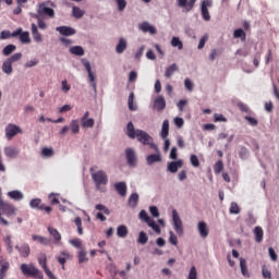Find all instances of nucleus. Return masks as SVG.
Instances as JSON below:
<instances>
[{
    "instance_id": "9",
    "label": "nucleus",
    "mask_w": 279,
    "mask_h": 279,
    "mask_svg": "<svg viewBox=\"0 0 279 279\" xmlns=\"http://www.w3.org/2000/svg\"><path fill=\"white\" fill-rule=\"evenodd\" d=\"M197 0H177V5L183 9V12H191L195 8Z\"/></svg>"
},
{
    "instance_id": "10",
    "label": "nucleus",
    "mask_w": 279,
    "mask_h": 279,
    "mask_svg": "<svg viewBox=\"0 0 279 279\" xmlns=\"http://www.w3.org/2000/svg\"><path fill=\"white\" fill-rule=\"evenodd\" d=\"M83 64H84L86 71H87V74H88V77H89V83L92 84L95 93H97V81H95L96 77H95V74L93 73V69L90 68V62L84 61Z\"/></svg>"
},
{
    "instance_id": "46",
    "label": "nucleus",
    "mask_w": 279,
    "mask_h": 279,
    "mask_svg": "<svg viewBox=\"0 0 279 279\" xmlns=\"http://www.w3.org/2000/svg\"><path fill=\"white\" fill-rule=\"evenodd\" d=\"M230 215H239L241 213V207H239V204L231 203L229 208Z\"/></svg>"
},
{
    "instance_id": "37",
    "label": "nucleus",
    "mask_w": 279,
    "mask_h": 279,
    "mask_svg": "<svg viewBox=\"0 0 279 279\" xmlns=\"http://www.w3.org/2000/svg\"><path fill=\"white\" fill-rule=\"evenodd\" d=\"M70 130L72 134H80V121L72 120L70 123Z\"/></svg>"
},
{
    "instance_id": "15",
    "label": "nucleus",
    "mask_w": 279,
    "mask_h": 279,
    "mask_svg": "<svg viewBox=\"0 0 279 279\" xmlns=\"http://www.w3.org/2000/svg\"><path fill=\"white\" fill-rule=\"evenodd\" d=\"M15 250H17L22 258H27V256H29L32 252V250L29 248V244H22L21 246L16 245Z\"/></svg>"
},
{
    "instance_id": "40",
    "label": "nucleus",
    "mask_w": 279,
    "mask_h": 279,
    "mask_svg": "<svg viewBox=\"0 0 279 279\" xmlns=\"http://www.w3.org/2000/svg\"><path fill=\"white\" fill-rule=\"evenodd\" d=\"M3 242L7 245V250H8L9 254H12V250L14 247L12 245V235H10V234L5 235Z\"/></svg>"
},
{
    "instance_id": "55",
    "label": "nucleus",
    "mask_w": 279,
    "mask_h": 279,
    "mask_svg": "<svg viewBox=\"0 0 279 279\" xmlns=\"http://www.w3.org/2000/svg\"><path fill=\"white\" fill-rule=\"evenodd\" d=\"M187 104H189V100H186V99H181V100H179V102L177 104V108L179 109V111L184 112V108H186Z\"/></svg>"
},
{
    "instance_id": "59",
    "label": "nucleus",
    "mask_w": 279,
    "mask_h": 279,
    "mask_svg": "<svg viewBox=\"0 0 279 279\" xmlns=\"http://www.w3.org/2000/svg\"><path fill=\"white\" fill-rule=\"evenodd\" d=\"M38 263L43 267V269H47V255H41L38 257Z\"/></svg>"
},
{
    "instance_id": "47",
    "label": "nucleus",
    "mask_w": 279,
    "mask_h": 279,
    "mask_svg": "<svg viewBox=\"0 0 279 279\" xmlns=\"http://www.w3.org/2000/svg\"><path fill=\"white\" fill-rule=\"evenodd\" d=\"M233 38H241V40H245L246 38L245 31L241 28L235 29L233 33Z\"/></svg>"
},
{
    "instance_id": "3",
    "label": "nucleus",
    "mask_w": 279,
    "mask_h": 279,
    "mask_svg": "<svg viewBox=\"0 0 279 279\" xmlns=\"http://www.w3.org/2000/svg\"><path fill=\"white\" fill-rule=\"evenodd\" d=\"M51 5L53 8V3L51 1H44L37 4V12L41 16H46L47 19H54L56 11L49 8Z\"/></svg>"
},
{
    "instance_id": "20",
    "label": "nucleus",
    "mask_w": 279,
    "mask_h": 279,
    "mask_svg": "<svg viewBox=\"0 0 279 279\" xmlns=\"http://www.w3.org/2000/svg\"><path fill=\"white\" fill-rule=\"evenodd\" d=\"M31 27H32V36L35 43H43V35L40 34V32H38V26L35 23H33Z\"/></svg>"
},
{
    "instance_id": "25",
    "label": "nucleus",
    "mask_w": 279,
    "mask_h": 279,
    "mask_svg": "<svg viewBox=\"0 0 279 279\" xmlns=\"http://www.w3.org/2000/svg\"><path fill=\"white\" fill-rule=\"evenodd\" d=\"M125 49H128V40H125V38H120L116 47V51L117 53H123Z\"/></svg>"
},
{
    "instance_id": "41",
    "label": "nucleus",
    "mask_w": 279,
    "mask_h": 279,
    "mask_svg": "<svg viewBox=\"0 0 279 279\" xmlns=\"http://www.w3.org/2000/svg\"><path fill=\"white\" fill-rule=\"evenodd\" d=\"M147 241H149V236H147L145 231H141L138 234L137 243H140V245H145Z\"/></svg>"
},
{
    "instance_id": "31",
    "label": "nucleus",
    "mask_w": 279,
    "mask_h": 279,
    "mask_svg": "<svg viewBox=\"0 0 279 279\" xmlns=\"http://www.w3.org/2000/svg\"><path fill=\"white\" fill-rule=\"evenodd\" d=\"M8 197H10L11 199H14L15 202H21V199H23V194L21 193V191H11L8 193Z\"/></svg>"
},
{
    "instance_id": "44",
    "label": "nucleus",
    "mask_w": 279,
    "mask_h": 279,
    "mask_svg": "<svg viewBox=\"0 0 279 279\" xmlns=\"http://www.w3.org/2000/svg\"><path fill=\"white\" fill-rule=\"evenodd\" d=\"M16 51V46L10 44L3 48L2 53L3 56H10V53H14Z\"/></svg>"
},
{
    "instance_id": "8",
    "label": "nucleus",
    "mask_w": 279,
    "mask_h": 279,
    "mask_svg": "<svg viewBox=\"0 0 279 279\" xmlns=\"http://www.w3.org/2000/svg\"><path fill=\"white\" fill-rule=\"evenodd\" d=\"M20 269H21L23 276H27L31 278L38 276V268H36L32 264H22L20 266Z\"/></svg>"
},
{
    "instance_id": "6",
    "label": "nucleus",
    "mask_w": 279,
    "mask_h": 279,
    "mask_svg": "<svg viewBox=\"0 0 279 279\" xmlns=\"http://www.w3.org/2000/svg\"><path fill=\"white\" fill-rule=\"evenodd\" d=\"M172 221H173V228L177 234H179L180 236L181 234H184V227L182 226V219H180V215L175 209L172 210Z\"/></svg>"
},
{
    "instance_id": "57",
    "label": "nucleus",
    "mask_w": 279,
    "mask_h": 279,
    "mask_svg": "<svg viewBox=\"0 0 279 279\" xmlns=\"http://www.w3.org/2000/svg\"><path fill=\"white\" fill-rule=\"evenodd\" d=\"M116 3H118V10L120 12H123V10H125V8L128 7V1L125 0H114Z\"/></svg>"
},
{
    "instance_id": "18",
    "label": "nucleus",
    "mask_w": 279,
    "mask_h": 279,
    "mask_svg": "<svg viewBox=\"0 0 279 279\" xmlns=\"http://www.w3.org/2000/svg\"><path fill=\"white\" fill-rule=\"evenodd\" d=\"M9 269H10V262L0 259V279H5V276H8Z\"/></svg>"
},
{
    "instance_id": "51",
    "label": "nucleus",
    "mask_w": 279,
    "mask_h": 279,
    "mask_svg": "<svg viewBox=\"0 0 279 279\" xmlns=\"http://www.w3.org/2000/svg\"><path fill=\"white\" fill-rule=\"evenodd\" d=\"M78 263L82 264V263H88V257L86 256V251L84 250H81L78 252Z\"/></svg>"
},
{
    "instance_id": "21",
    "label": "nucleus",
    "mask_w": 279,
    "mask_h": 279,
    "mask_svg": "<svg viewBox=\"0 0 279 279\" xmlns=\"http://www.w3.org/2000/svg\"><path fill=\"white\" fill-rule=\"evenodd\" d=\"M4 156H7V158H16L19 156V150L14 146H8L4 148Z\"/></svg>"
},
{
    "instance_id": "16",
    "label": "nucleus",
    "mask_w": 279,
    "mask_h": 279,
    "mask_svg": "<svg viewBox=\"0 0 279 279\" xmlns=\"http://www.w3.org/2000/svg\"><path fill=\"white\" fill-rule=\"evenodd\" d=\"M72 256L71 253H69V251H62L61 255L57 257V260L60 265H62V269L64 268V265H66V260H71Z\"/></svg>"
},
{
    "instance_id": "35",
    "label": "nucleus",
    "mask_w": 279,
    "mask_h": 279,
    "mask_svg": "<svg viewBox=\"0 0 279 279\" xmlns=\"http://www.w3.org/2000/svg\"><path fill=\"white\" fill-rule=\"evenodd\" d=\"M33 241H37V243H40L41 245H49V239L43 236V235H32Z\"/></svg>"
},
{
    "instance_id": "24",
    "label": "nucleus",
    "mask_w": 279,
    "mask_h": 279,
    "mask_svg": "<svg viewBox=\"0 0 279 279\" xmlns=\"http://www.w3.org/2000/svg\"><path fill=\"white\" fill-rule=\"evenodd\" d=\"M255 241L256 243H263V236H265V232L262 227L254 228Z\"/></svg>"
},
{
    "instance_id": "62",
    "label": "nucleus",
    "mask_w": 279,
    "mask_h": 279,
    "mask_svg": "<svg viewBox=\"0 0 279 279\" xmlns=\"http://www.w3.org/2000/svg\"><path fill=\"white\" fill-rule=\"evenodd\" d=\"M245 121H247L253 128H256L258 125V120L256 118H252L250 116L244 117Z\"/></svg>"
},
{
    "instance_id": "54",
    "label": "nucleus",
    "mask_w": 279,
    "mask_h": 279,
    "mask_svg": "<svg viewBox=\"0 0 279 279\" xmlns=\"http://www.w3.org/2000/svg\"><path fill=\"white\" fill-rule=\"evenodd\" d=\"M70 245H72L73 247H76L77 250H80V247H82V240L80 238H75L69 241Z\"/></svg>"
},
{
    "instance_id": "22",
    "label": "nucleus",
    "mask_w": 279,
    "mask_h": 279,
    "mask_svg": "<svg viewBox=\"0 0 279 279\" xmlns=\"http://www.w3.org/2000/svg\"><path fill=\"white\" fill-rule=\"evenodd\" d=\"M140 29L145 34H156V27L151 26L148 22L142 23Z\"/></svg>"
},
{
    "instance_id": "12",
    "label": "nucleus",
    "mask_w": 279,
    "mask_h": 279,
    "mask_svg": "<svg viewBox=\"0 0 279 279\" xmlns=\"http://www.w3.org/2000/svg\"><path fill=\"white\" fill-rule=\"evenodd\" d=\"M197 231L201 239H208V234H210V229L208 228V225L205 221H199L197 223Z\"/></svg>"
},
{
    "instance_id": "27",
    "label": "nucleus",
    "mask_w": 279,
    "mask_h": 279,
    "mask_svg": "<svg viewBox=\"0 0 279 279\" xmlns=\"http://www.w3.org/2000/svg\"><path fill=\"white\" fill-rule=\"evenodd\" d=\"M240 269L244 278H250V271L247 270V262L244 258H240Z\"/></svg>"
},
{
    "instance_id": "26",
    "label": "nucleus",
    "mask_w": 279,
    "mask_h": 279,
    "mask_svg": "<svg viewBox=\"0 0 279 279\" xmlns=\"http://www.w3.org/2000/svg\"><path fill=\"white\" fill-rule=\"evenodd\" d=\"M138 193H132L128 201L129 206H131V208H136V206H138Z\"/></svg>"
},
{
    "instance_id": "48",
    "label": "nucleus",
    "mask_w": 279,
    "mask_h": 279,
    "mask_svg": "<svg viewBox=\"0 0 279 279\" xmlns=\"http://www.w3.org/2000/svg\"><path fill=\"white\" fill-rule=\"evenodd\" d=\"M83 128H95V119L89 118L81 121Z\"/></svg>"
},
{
    "instance_id": "7",
    "label": "nucleus",
    "mask_w": 279,
    "mask_h": 279,
    "mask_svg": "<svg viewBox=\"0 0 279 279\" xmlns=\"http://www.w3.org/2000/svg\"><path fill=\"white\" fill-rule=\"evenodd\" d=\"M29 206H31V208H37V210H45V213H47V215L51 214V210H53V208H51V206H47V205L43 204V199H40V198H33L29 202Z\"/></svg>"
},
{
    "instance_id": "33",
    "label": "nucleus",
    "mask_w": 279,
    "mask_h": 279,
    "mask_svg": "<svg viewBox=\"0 0 279 279\" xmlns=\"http://www.w3.org/2000/svg\"><path fill=\"white\" fill-rule=\"evenodd\" d=\"M160 136L161 138L169 136V120H163Z\"/></svg>"
},
{
    "instance_id": "39",
    "label": "nucleus",
    "mask_w": 279,
    "mask_h": 279,
    "mask_svg": "<svg viewBox=\"0 0 279 279\" xmlns=\"http://www.w3.org/2000/svg\"><path fill=\"white\" fill-rule=\"evenodd\" d=\"M70 53L73 56H84V48L82 46H73L70 48Z\"/></svg>"
},
{
    "instance_id": "63",
    "label": "nucleus",
    "mask_w": 279,
    "mask_h": 279,
    "mask_svg": "<svg viewBox=\"0 0 279 279\" xmlns=\"http://www.w3.org/2000/svg\"><path fill=\"white\" fill-rule=\"evenodd\" d=\"M48 199L52 206L60 204V199L56 197V194H49Z\"/></svg>"
},
{
    "instance_id": "56",
    "label": "nucleus",
    "mask_w": 279,
    "mask_h": 279,
    "mask_svg": "<svg viewBox=\"0 0 279 279\" xmlns=\"http://www.w3.org/2000/svg\"><path fill=\"white\" fill-rule=\"evenodd\" d=\"M21 58H23V53L21 52H17V53H14L13 56H11L10 58H8V60L14 64V62H19V60H21Z\"/></svg>"
},
{
    "instance_id": "61",
    "label": "nucleus",
    "mask_w": 279,
    "mask_h": 279,
    "mask_svg": "<svg viewBox=\"0 0 279 279\" xmlns=\"http://www.w3.org/2000/svg\"><path fill=\"white\" fill-rule=\"evenodd\" d=\"M187 279H197V268L195 266L191 267Z\"/></svg>"
},
{
    "instance_id": "64",
    "label": "nucleus",
    "mask_w": 279,
    "mask_h": 279,
    "mask_svg": "<svg viewBox=\"0 0 279 279\" xmlns=\"http://www.w3.org/2000/svg\"><path fill=\"white\" fill-rule=\"evenodd\" d=\"M206 43H208V35H204L201 39H199V43H198V49H202L203 47L206 46Z\"/></svg>"
},
{
    "instance_id": "29",
    "label": "nucleus",
    "mask_w": 279,
    "mask_h": 279,
    "mask_svg": "<svg viewBox=\"0 0 279 279\" xmlns=\"http://www.w3.org/2000/svg\"><path fill=\"white\" fill-rule=\"evenodd\" d=\"M162 161V157L160 155H148L146 158V162L147 165H154V162H161Z\"/></svg>"
},
{
    "instance_id": "38",
    "label": "nucleus",
    "mask_w": 279,
    "mask_h": 279,
    "mask_svg": "<svg viewBox=\"0 0 279 279\" xmlns=\"http://www.w3.org/2000/svg\"><path fill=\"white\" fill-rule=\"evenodd\" d=\"M2 71L7 73V75H10L13 71L12 63L8 59L2 63Z\"/></svg>"
},
{
    "instance_id": "58",
    "label": "nucleus",
    "mask_w": 279,
    "mask_h": 279,
    "mask_svg": "<svg viewBox=\"0 0 279 279\" xmlns=\"http://www.w3.org/2000/svg\"><path fill=\"white\" fill-rule=\"evenodd\" d=\"M190 162L192 167H195V168L199 167V158H197V155H191Z\"/></svg>"
},
{
    "instance_id": "52",
    "label": "nucleus",
    "mask_w": 279,
    "mask_h": 279,
    "mask_svg": "<svg viewBox=\"0 0 279 279\" xmlns=\"http://www.w3.org/2000/svg\"><path fill=\"white\" fill-rule=\"evenodd\" d=\"M129 110L132 112L136 111V106H134V93L129 95Z\"/></svg>"
},
{
    "instance_id": "17",
    "label": "nucleus",
    "mask_w": 279,
    "mask_h": 279,
    "mask_svg": "<svg viewBox=\"0 0 279 279\" xmlns=\"http://www.w3.org/2000/svg\"><path fill=\"white\" fill-rule=\"evenodd\" d=\"M114 189H116L117 193H119V195H121V197H125V195H128V185L125 184V182L116 183Z\"/></svg>"
},
{
    "instance_id": "43",
    "label": "nucleus",
    "mask_w": 279,
    "mask_h": 279,
    "mask_svg": "<svg viewBox=\"0 0 279 279\" xmlns=\"http://www.w3.org/2000/svg\"><path fill=\"white\" fill-rule=\"evenodd\" d=\"M148 228H151V230H154V232H156V234H161V230H160V226H158L157 223H156V221L154 220V218H153V220H150L149 222H148Z\"/></svg>"
},
{
    "instance_id": "28",
    "label": "nucleus",
    "mask_w": 279,
    "mask_h": 279,
    "mask_svg": "<svg viewBox=\"0 0 279 279\" xmlns=\"http://www.w3.org/2000/svg\"><path fill=\"white\" fill-rule=\"evenodd\" d=\"M48 232L50 236L54 239V241H62V235L60 234V231L53 227H48Z\"/></svg>"
},
{
    "instance_id": "23",
    "label": "nucleus",
    "mask_w": 279,
    "mask_h": 279,
    "mask_svg": "<svg viewBox=\"0 0 279 279\" xmlns=\"http://www.w3.org/2000/svg\"><path fill=\"white\" fill-rule=\"evenodd\" d=\"M182 165V160L171 161L168 165V170L170 171V173H178V169H181Z\"/></svg>"
},
{
    "instance_id": "32",
    "label": "nucleus",
    "mask_w": 279,
    "mask_h": 279,
    "mask_svg": "<svg viewBox=\"0 0 279 279\" xmlns=\"http://www.w3.org/2000/svg\"><path fill=\"white\" fill-rule=\"evenodd\" d=\"M128 227L124 225L117 228V235L119 236V239H125V236H128Z\"/></svg>"
},
{
    "instance_id": "11",
    "label": "nucleus",
    "mask_w": 279,
    "mask_h": 279,
    "mask_svg": "<svg viewBox=\"0 0 279 279\" xmlns=\"http://www.w3.org/2000/svg\"><path fill=\"white\" fill-rule=\"evenodd\" d=\"M96 210H100L98 214H96V219H98L99 221H106V216L110 215V209H108V207H106V205H101V204H97L95 206Z\"/></svg>"
},
{
    "instance_id": "30",
    "label": "nucleus",
    "mask_w": 279,
    "mask_h": 279,
    "mask_svg": "<svg viewBox=\"0 0 279 279\" xmlns=\"http://www.w3.org/2000/svg\"><path fill=\"white\" fill-rule=\"evenodd\" d=\"M175 71H180L178 64L173 63L170 66L166 68L165 77H171Z\"/></svg>"
},
{
    "instance_id": "49",
    "label": "nucleus",
    "mask_w": 279,
    "mask_h": 279,
    "mask_svg": "<svg viewBox=\"0 0 279 279\" xmlns=\"http://www.w3.org/2000/svg\"><path fill=\"white\" fill-rule=\"evenodd\" d=\"M140 219H142L143 221H145V223H149L154 218L149 217L147 215V211H145V209L140 211Z\"/></svg>"
},
{
    "instance_id": "2",
    "label": "nucleus",
    "mask_w": 279,
    "mask_h": 279,
    "mask_svg": "<svg viewBox=\"0 0 279 279\" xmlns=\"http://www.w3.org/2000/svg\"><path fill=\"white\" fill-rule=\"evenodd\" d=\"M16 213H19V209L12 203L3 201V197L0 196V226H10V222L3 217L14 219Z\"/></svg>"
},
{
    "instance_id": "50",
    "label": "nucleus",
    "mask_w": 279,
    "mask_h": 279,
    "mask_svg": "<svg viewBox=\"0 0 279 279\" xmlns=\"http://www.w3.org/2000/svg\"><path fill=\"white\" fill-rule=\"evenodd\" d=\"M221 53H223L222 50H217V49H213L211 53L209 54V60L211 62H214V60H216L217 58H219V56H221Z\"/></svg>"
},
{
    "instance_id": "53",
    "label": "nucleus",
    "mask_w": 279,
    "mask_h": 279,
    "mask_svg": "<svg viewBox=\"0 0 279 279\" xmlns=\"http://www.w3.org/2000/svg\"><path fill=\"white\" fill-rule=\"evenodd\" d=\"M215 173H221L223 171V161L218 160L214 166Z\"/></svg>"
},
{
    "instance_id": "34",
    "label": "nucleus",
    "mask_w": 279,
    "mask_h": 279,
    "mask_svg": "<svg viewBox=\"0 0 279 279\" xmlns=\"http://www.w3.org/2000/svg\"><path fill=\"white\" fill-rule=\"evenodd\" d=\"M20 41L23 45H29L32 43V39L29 38V32H23L20 34Z\"/></svg>"
},
{
    "instance_id": "14",
    "label": "nucleus",
    "mask_w": 279,
    "mask_h": 279,
    "mask_svg": "<svg viewBox=\"0 0 279 279\" xmlns=\"http://www.w3.org/2000/svg\"><path fill=\"white\" fill-rule=\"evenodd\" d=\"M61 36H75V28H71L70 26H59L56 28Z\"/></svg>"
},
{
    "instance_id": "5",
    "label": "nucleus",
    "mask_w": 279,
    "mask_h": 279,
    "mask_svg": "<svg viewBox=\"0 0 279 279\" xmlns=\"http://www.w3.org/2000/svg\"><path fill=\"white\" fill-rule=\"evenodd\" d=\"M5 136L8 138V141H12L14 136H16V134H23V130H21V128L16 124H12V123H9L7 126H5Z\"/></svg>"
},
{
    "instance_id": "42",
    "label": "nucleus",
    "mask_w": 279,
    "mask_h": 279,
    "mask_svg": "<svg viewBox=\"0 0 279 279\" xmlns=\"http://www.w3.org/2000/svg\"><path fill=\"white\" fill-rule=\"evenodd\" d=\"M171 46L177 47L179 50L184 49V45L182 44V40H180V37H172Z\"/></svg>"
},
{
    "instance_id": "60",
    "label": "nucleus",
    "mask_w": 279,
    "mask_h": 279,
    "mask_svg": "<svg viewBox=\"0 0 279 279\" xmlns=\"http://www.w3.org/2000/svg\"><path fill=\"white\" fill-rule=\"evenodd\" d=\"M201 13L204 19V21H210V13L208 12V9L206 7L201 8Z\"/></svg>"
},
{
    "instance_id": "36",
    "label": "nucleus",
    "mask_w": 279,
    "mask_h": 279,
    "mask_svg": "<svg viewBox=\"0 0 279 279\" xmlns=\"http://www.w3.org/2000/svg\"><path fill=\"white\" fill-rule=\"evenodd\" d=\"M84 14H86V12L84 10L80 9L78 7L72 8V15L74 16V19H82V16H84Z\"/></svg>"
},
{
    "instance_id": "45",
    "label": "nucleus",
    "mask_w": 279,
    "mask_h": 279,
    "mask_svg": "<svg viewBox=\"0 0 279 279\" xmlns=\"http://www.w3.org/2000/svg\"><path fill=\"white\" fill-rule=\"evenodd\" d=\"M53 154H56V151L53 150V148H43L41 150V156L44 158H51L53 156Z\"/></svg>"
},
{
    "instance_id": "19",
    "label": "nucleus",
    "mask_w": 279,
    "mask_h": 279,
    "mask_svg": "<svg viewBox=\"0 0 279 279\" xmlns=\"http://www.w3.org/2000/svg\"><path fill=\"white\" fill-rule=\"evenodd\" d=\"M154 106H155L156 110H159V111L165 110V108H167V101L165 100V97L158 96L155 99Z\"/></svg>"
},
{
    "instance_id": "1",
    "label": "nucleus",
    "mask_w": 279,
    "mask_h": 279,
    "mask_svg": "<svg viewBox=\"0 0 279 279\" xmlns=\"http://www.w3.org/2000/svg\"><path fill=\"white\" fill-rule=\"evenodd\" d=\"M125 134L129 138H137L138 143H142V145H149L150 149L158 150V146L154 144V137L143 130L134 129V123H128Z\"/></svg>"
},
{
    "instance_id": "4",
    "label": "nucleus",
    "mask_w": 279,
    "mask_h": 279,
    "mask_svg": "<svg viewBox=\"0 0 279 279\" xmlns=\"http://www.w3.org/2000/svg\"><path fill=\"white\" fill-rule=\"evenodd\" d=\"M92 180L95 182L96 189L98 190L108 184V175L104 172V170L92 173Z\"/></svg>"
},
{
    "instance_id": "13",
    "label": "nucleus",
    "mask_w": 279,
    "mask_h": 279,
    "mask_svg": "<svg viewBox=\"0 0 279 279\" xmlns=\"http://www.w3.org/2000/svg\"><path fill=\"white\" fill-rule=\"evenodd\" d=\"M126 162L130 167H136V153L132 148H126Z\"/></svg>"
}]
</instances>
